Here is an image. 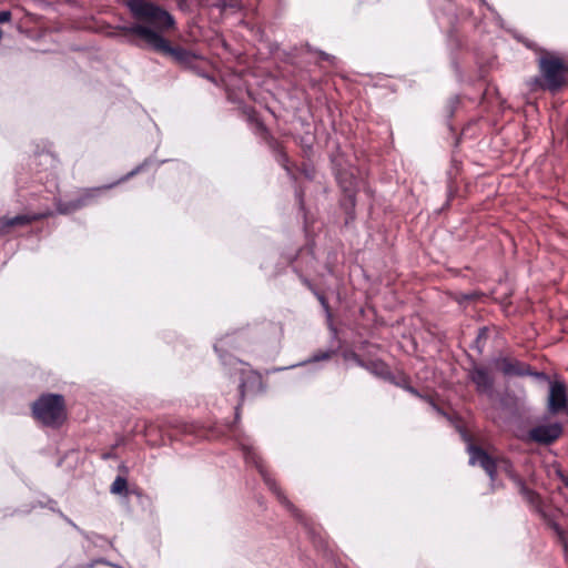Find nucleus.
I'll list each match as a JSON object with an SVG mask.
<instances>
[{
    "label": "nucleus",
    "instance_id": "nucleus-1",
    "mask_svg": "<svg viewBox=\"0 0 568 568\" xmlns=\"http://www.w3.org/2000/svg\"><path fill=\"white\" fill-rule=\"evenodd\" d=\"M34 417L45 426L58 427L67 419L64 399L58 394L42 395L32 405Z\"/></svg>",
    "mask_w": 568,
    "mask_h": 568
},
{
    "label": "nucleus",
    "instance_id": "nucleus-2",
    "mask_svg": "<svg viewBox=\"0 0 568 568\" xmlns=\"http://www.w3.org/2000/svg\"><path fill=\"white\" fill-rule=\"evenodd\" d=\"M130 31L141 37L143 40L146 41V43H149L155 50L171 55L176 62H179L182 65H192L193 62L196 60V55L186 50L180 48H171L165 39H163L156 31L151 30L148 27L134 26L130 29Z\"/></svg>",
    "mask_w": 568,
    "mask_h": 568
},
{
    "label": "nucleus",
    "instance_id": "nucleus-3",
    "mask_svg": "<svg viewBox=\"0 0 568 568\" xmlns=\"http://www.w3.org/2000/svg\"><path fill=\"white\" fill-rule=\"evenodd\" d=\"M129 7L136 17L145 19L159 30H165L174 26L173 18L166 11L150 2L131 0Z\"/></svg>",
    "mask_w": 568,
    "mask_h": 568
},
{
    "label": "nucleus",
    "instance_id": "nucleus-4",
    "mask_svg": "<svg viewBox=\"0 0 568 568\" xmlns=\"http://www.w3.org/2000/svg\"><path fill=\"white\" fill-rule=\"evenodd\" d=\"M540 70L549 90H557L565 82L566 67L558 58H545L540 60Z\"/></svg>",
    "mask_w": 568,
    "mask_h": 568
},
{
    "label": "nucleus",
    "instance_id": "nucleus-5",
    "mask_svg": "<svg viewBox=\"0 0 568 568\" xmlns=\"http://www.w3.org/2000/svg\"><path fill=\"white\" fill-rule=\"evenodd\" d=\"M561 434L562 427L559 423L537 425L529 430L527 439L541 445H548L557 440Z\"/></svg>",
    "mask_w": 568,
    "mask_h": 568
},
{
    "label": "nucleus",
    "instance_id": "nucleus-6",
    "mask_svg": "<svg viewBox=\"0 0 568 568\" xmlns=\"http://www.w3.org/2000/svg\"><path fill=\"white\" fill-rule=\"evenodd\" d=\"M567 407L566 387L562 383H551L548 396V410L558 414Z\"/></svg>",
    "mask_w": 568,
    "mask_h": 568
},
{
    "label": "nucleus",
    "instance_id": "nucleus-7",
    "mask_svg": "<svg viewBox=\"0 0 568 568\" xmlns=\"http://www.w3.org/2000/svg\"><path fill=\"white\" fill-rule=\"evenodd\" d=\"M496 366L505 375H526L529 373L528 366L511 358L497 359Z\"/></svg>",
    "mask_w": 568,
    "mask_h": 568
},
{
    "label": "nucleus",
    "instance_id": "nucleus-8",
    "mask_svg": "<svg viewBox=\"0 0 568 568\" xmlns=\"http://www.w3.org/2000/svg\"><path fill=\"white\" fill-rule=\"evenodd\" d=\"M470 464L480 465L490 477L494 476L495 466L489 456L479 448H471L470 450Z\"/></svg>",
    "mask_w": 568,
    "mask_h": 568
},
{
    "label": "nucleus",
    "instance_id": "nucleus-9",
    "mask_svg": "<svg viewBox=\"0 0 568 568\" xmlns=\"http://www.w3.org/2000/svg\"><path fill=\"white\" fill-rule=\"evenodd\" d=\"M470 378L480 390H487L491 386V378L488 372L483 367H474L470 372Z\"/></svg>",
    "mask_w": 568,
    "mask_h": 568
},
{
    "label": "nucleus",
    "instance_id": "nucleus-10",
    "mask_svg": "<svg viewBox=\"0 0 568 568\" xmlns=\"http://www.w3.org/2000/svg\"><path fill=\"white\" fill-rule=\"evenodd\" d=\"M42 217V215H17L14 217H3L0 220V231H3L8 227H12L16 225H26L31 223L32 221H36L38 219Z\"/></svg>",
    "mask_w": 568,
    "mask_h": 568
},
{
    "label": "nucleus",
    "instance_id": "nucleus-11",
    "mask_svg": "<svg viewBox=\"0 0 568 568\" xmlns=\"http://www.w3.org/2000/svg\"><path fill=\"white\" fill-rule=\"evenodd\" d=\"M128 484L123 477H116L111 486V493L113 494H122L126 491Z\"/></svg>",
    "mask_w": 568,
    "mask_h": 568
},
{
    "label": "nucleus",
    "instance_id": "nucleus-12",
    "mask_svg": "<svg viewBox=\"0 0 568 568\" xmlns=\"http://www.w3.org/2000/svg\"><path fill=\"white\" fill-rule=\"evenodd\" d=\"M11 19V12L10 11H1L0 12V23L8 22Z\"/></svg>",
    "mask_w": 568,
    "mask_h": 568
},
{
    "label": "nucleus",
    "instance_id": "nucleus-13",
    "mask_svg": "<svg viewBox=\"0 0 568 568\" xmlns=\"http://www.w3.org/2000/svg\"><path fill=\"white\" fill-rule=\"evenodd\" d=\"M561 478H562L565 485L568 487V475L567 476L561 475Z\"/></svg>",
    "mask_w": 568,
    "mask_h": 568
}]
</instances>
